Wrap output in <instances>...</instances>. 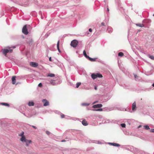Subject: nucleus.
<instances>
[{
	"label": "nucleus",
	"instance_id": "2",
	"mask_svg": "<svg viewBox=\"0 0 154 154\" xmlns=\"http://www.w3.org/2000/svg\"><path fill=\"white\" fill-rule=\"evenodd\" d=\"M13 51V50L11 49H10L7 48V49H3L2 50V51L3 53V54L4 56H6L7 54L8 53H11Z\"/></svg>",
	"mask_w": 154,
	"mask_h": 154
},
{
	"label": "nucleus",
	"instance_id": "49",
	"mask_svg": "<svg viewBox=\"0 0 154 154\" xmlns=\"http://www.w3.org/2000/svg\"><path fill=\"white\" fill-rule=\"evenodd\" d=\"M152 86L153 87H154V83L152 84Z\"/></svg>",
	"mask_w": 154,
	"mask_h": 154
},
{
	"label": "nucleus",
	"instance_id": "54",
	"mask_svg": "<svg viewBox=\"0 0 154 154\" xmlns=\"http://www.w3.org/2000/svg\"><path fill=\"white\" fill-rule=\"evenodd\" d=\"M23 114L25 115V116H26L25 114V113H24Z\"/></svg>",
	"mask_w": 154,
	"mask_h": 154
},
{
	"label": "nucleus",
	"instance_id": "47",
	"mask_svg": "<svg viewBox=\"0 0 154 154\" xmlns=\"http://www.w3.org/2000/svg\"><path fill=\"white\" fill-rule=\"evenodd\" d=\"M65 141H66V140H62L61 141V142H64Z\"/></svg>",
	"mask_w": 154,
	"mask_h": 154
},
{
	"label": "nucleus",
	"instance_id": "40",
	"mask_svg": "<svg viewBox=\"0 0 154 154\" xmlns=\"http://www.w3.org/2000/svg\"><path fill=\"white\" fill-rule=\"evenodd\" d=\"M88 30H89V31L90 32H91L92 31V29L91 28L89 29Z\"/></svg>",
	"mask_w": 154,
	"mask_h": 154
},
{
	"label": "nucleus",
	"instance_id": "41",
	"mask_svg": "<svg viewBox=\"0 0 154 154\" xmlns=\"http://www.w3.org/2000/svg\"><path fill=\"white\" fill-rule=\"evenodd\" d=\"M101 25H102L103 26H105V23L104 22L102 23H101Z\"/></svg>",
	"mask_w": 154,
	"mask_h": 154
},
{
	"label": "nucleus",
	"instance_id": "10",
	"mask_svg": "<svg viewBox=\"0 0 154 154\" xmlns=\"http://www.w3.org/2000/svg\"><path fill=\"white\" fill-rule=\"evenodd\" d=\"M24 142L26 143V146L27 147H28L29 144L32 143V141L31 140H26Z\"/></svg>",
	"mask_w": 154,
	"mask_h": 154
},
{
	"label": "nucleus",
	"instance_id": "8",
	"mask_svg": "<svg viewBox=\"0 0 154 154\" xmlns=\"http://www.w3.org/2000/svg\"><path fill=\"white\" fill-rule=\"evenodd\" d=\"M108 144L110 145L117 147H119L120 146L119 144L117 143L108 142Z\"/></svg>",
	"mask_w": 154,
	"mask_h": 154
},
{
	"label": "nucleus",
	"instance_id": "55",
	"mask_svg": "<svg viewBox=\"0 0 154 154\" xmlns=\"http://www.w3.org/2000/svg\"><path fill=\"white\" fill-rule=\"evenodd\" d=\"M40 12H41V11H40L39 12V13H40Z\"/></svg>",
	"mask_w": 154,
	"mask_h": 154
},
{
	"label": "nucleus",
	"instance_id": "24",
	"mask_svg": "<svg viewBox=\"0 0 154 154\" xmlns=\"http://www.w3.org/2000/svg\"><path fill=\"white\" fill-rule=\"evenodd\" d=\"M134 75L135 79V80L136 81H138L140 80V79H139V77L136 75L134 74Z\"/></svg>",
	"mask_w": 154,
	"mask_h": 154
},
{
	"label": "nucleus",
	"instance_id": "23",
	"mask_svg": "<svg viewBox=\"0 0 154 154\" xmlns=\"http://www.w3.org/2000/svg\"><path fill=\"white\" fill-rule=\"evenodd\" d=\"M143 127H144V128L146 130H149L150 129V128H149V127L147 125H144L143 126Z\"/></svg>",
	"mask_w": 154,
	"mask_h": 154
},
{
	"label": "nucleus",
	"instance_id": "31",
	"mask_svg": "<svg viewBox=\"0 0 154 154\" xmlns=\"http://www.w3.org/2000/svg\"><path fill=\"white\" fill-rule=\"evenodd\" d=\"M81 83L80 82H77L76 84V88H78L81 85Z\"/></svg>",
	"mask_w": 154,
	"mask_h": 154
},
{
	"label": "nucleus",
	"instance_id": "13",
	"mask_svg": "<svg viewBox=\"0 0 154 154\" xmlns=\"http://www.w3.org/2000/svg\"><path fill=\"white\" fill-rule=\"evenodd\" d=\"M82 125L84 126H87L88 125V123L85 120H83L82 122Z\"/></svg>",
	"mask_w": 154,
	"mask_h": 154
},
{
	"label": "nucleus",
	"instance_id": "11",
	"mask_svg": "<svg viewBox=\"0 0 154 154\" xmlns=\"http://www.w3.org/2000/svg\"><path fill=\"white\" fill-rule=\"evenodd\" d=\"M26 140L25 136H22L20 139V140L23 143Z\"/></svg>",
	"mask_w": 154,
	"mask_h": 154
},
{
	"label": "nucleus",
	"instance_id": "44",
	"mask_svg": "<svg viewBox=\"0 0 154 154\" xmlns=\"http://www.w3.org/2000/svg\"><path fill=\"white\" fill-rule=\"evenodd\" d=\"M49 60L50 61H52L51 58V57H50L49 58Z\"/></svg>",
	"mask_w": 154,
	"mask_h": 154
},
{
	"label": "nucleus",
	"instance_id": "28",
	"mask_svg": "<svg viewBox=\"0 0 154 154\" xmlns=\"http://www.w3.org/2000/svg\"><path fill=\"white\" fill-rule=\"evenodd\" d=\"M90 103H82V106H88L89 105Z\"/></svg>",
	"mask_w": 154,
	"mask_h": 154
},
{
	"label": "nucleus",
	"instance_id": "50",
	"mask_svg": "<svg viewBox=\"0 0 154 154\" xmlns=\"http://www.w3.org/2000/svg\"><path fill=\"white\" fill-rule=\"evenodd\" d=\"M47 35V37H48V34H45V36H46Z\"/></svg>",
	"mask_w": 154,
	"mask_h": 154
},
{
	"label": "nucleus",
	"instance_id": "32",
	"mask_svg": "<svg viewBox=\"0 0 154 154\" xmlns=\"http://www.w3.org/2000/svg\"><path fill=\"white\" fill-rule=\"evenodd\" d=\"M85 35L88 36H89L90 35V33L88 32H86L85 34Z\"/></svg>",
	"mask_w": 154,
	"mask_h": 154
},
{
	"label": "nucleus",
	"instance_id": "21",
	"mask_svg": "<svg viewBox=\"0 0 154 154\" xmlns=\"http://www.w3.org/2000/svg\"><path fill=\"white\" fill-rule=\"evenodd\" d=\"M136 25L137 26H138L140 27H144V25L143 24H141L140 23H137L136 24Z\"/></svg>",
	"mask_w": 154,
	"mask_h": 154
},
{
	"label": "nucleus",
	"instance_id": "45",
	"mask_svg": "<svg viewBox=\"0 0 154 154\" xmlns=\"http://www.w3.org/2000/svg\"><path fill=\"white\" fill-rule=\"evenodd\" d=\"M94 89L96 90H97V87L96 86H94Z\"/></svg>",
	"mask_w": 154,
	"mask_h": 154
},
{
	"label": "nucleus",
	"instance_id": "48",
	"mask_svg": "<svg viewBox=\"0 0 154 154\" xmlns=\"http://www.w3.org/2000/svg\"><path fill=\"white\" fill-rule=\"evenodd\" d=\"M142 127V126L141 125H140L138 127V128H139L140 127Z\"/></svg>",
	"mask_w": 154,
	"mask_h": 154
},
{
	"label": "nucleus",
	"instance_id": "25",
	"mask_svg": "<svg viewBox=\"0 0 154 154\" xmlns=\"http://www.w3.org/2000/svg\"><path fill=\"white\" fill-rule=\"evenodd\" d=\"M89 60L92 61H94L96 60V58H92L89 57L88 58Z\"/></svg>",
	"mask_w": 154,
	"mask_h": 154
},
{
	"label": "nucleus",
	"instance_id": "38",
	"mask_svg": "<svg viewBox=\"0 0 154 154\" xmlns=\"http://www.w3.org/2000/svg\"><path fill=\"white\" fill-rule=\"evenodd\" d=\"M42 84L41 83H39L38 85V86L39 87H41L42 86Z\"/></svg>",
	"mask_w": 154,
	"mask_h": 154
},
{
	"label": "nucleus",
	"instance_id": "19",
	"mask_svg": "<svg viewBox=\"0 0 154 154\" xmlns=\"http://www.w3.org/2000/svg\"><path fill=\"white\" fill-rule=\"evenodd\" d=\"M1 104L8 107L9 106V105L7 103H1Z\"/></svg>",
	"mask_w": 154,
	"mask_h": 154
},
{
	"label": "nucleus",
	"instance_id": "7",
	"mask_svg": "<svg viewBox=\"0 0 154 154\" xmlns=\"http://www.w3.org/2000/svg\"><path fill=\"white\" fill-rule=\"evenodd\" d=\"M42 102L44 103L43 106H46L49 105V103L48 101L46 99H43L42 100Z\"/></svg>",
	"mask_w": 154,
	"mask_h": 154
},
{
	"label": "nucleus",
	"instance_id": "36",
	"mask_svg": "<svg viewBox=\"0 0 154 154\" xmlns=\"http://www.w3.org/2000/svg\"><path fill=\"white\" fill-rule=\"evenodd\" d=\"M46 133L48 135H49L51 134V132L48 131H46Z\"/></svg>",
	"mask_w": 154,
	"mask_h": 154
},
{
	"label": "nucleus",
	"instance_id": "56",
	"mask_svg": "<svg viewBox=\"0 0 154 154\" xmlns=\"http://www.w3.org/2000/svg\"><path fill=\"white\" fill-rule=\"evenodd\" d=\"M153 16H154V14H153Z\"/></svg>",
	"mask_w": 154,
	"mask_h": 154
},
{
	"label": "nucleus",
	"instance_id": "42",
	"mask_svg": "<svg viewBox=\"0 0 154 154\" xmlns=\"http://www.w3.org/2000/svg\"><path fill=\"white\" fill-rule=\"evenodd\" d=\"M32 127H33V128H34L35 129H36L37 128L35 126H33V125H32Z\"/></svg>",
	"mask_w": 154,
	"mask_h": 154
},
{
	"label": "nucleus",
	"instance_id": "34",
	"mask_svg": "<svg viewBox=\"0 0 154 154\" xmlns=\"http://www.w3.org/2000/svg\"><path fill=\"white\" fill-rule=\"evenodd\" d=\"M121 126L122 128H125L126 126V125L125 123H122L121 125Z\"/></svg>",
	"mask_w": 154,
	"mask_h": 154
},
{
	"label": "nucleus",
	"instance_id": "37",
	"mask_svg": "<svg viewBox=\"0 0 154 154\" xmlns=\"http://www.w3.org/2000/svg\"><path fill=\"white\" fill-rule=\"evenodd\" d=\"M64 116H65V115L64 114H63L62 113H61V118H64Z\"/></svg>",
	"mask_w": 154,
	"mask_h": 154
},
{
	"label": "nucleus",
	"instance_id": "20",
	"mask_svg": "<svg viewBox=\"0 0 154 154\" xmlns=\"http://www.w3.org/2000/svg\"><path fill=\"white\" fill-rule=\"evenodd\" d=\"M83 54L85 56V57H86V58L88 59V57H89L87 55L86 52V51L85 50H84L83 51Z\"/></svg>",
	"mask_w": 154,
	"mask_h": 154
},
{
	"label": "nucleus",
	"instance_id": "39",
	"mask_svg": "<svg viewBox=\"0 0 154 154\" xmlns=\"http://www.w3.org/2000/svg\"><path fill=\"white\" fill-rule=\"evenodd\" d=\"M150 131L151 132L154 133V129H151Z\"/></svg>",
	"mask_w": 154,
	"mask_h": 154
},
{
	"label": "nucleus",
	"instance_id": "14",
	"mask_svg": "<svg viewBox=\"0 0 154 154\" xmlns=\"http://www.w3.org/2000/svg\"><path fill=\"white\" fill-rule=\"evenodd\" d=\"M107 30L108 31V32L110 33H112L113 31V29H112V28L109 26L108 27Z\"/></svg>",
	"mask_w": 154,
	"mask_h": 154
},
{
	"label": "nucleus",
	"instance_id": "51",
	"mask_svg": "<svg viewBox=\"0 0 154 154\" xmlns=\"http://www.w3.org/2000/svg\"><path fill=\"white\" fill-rule=\"evenodd\" d=\"M27 76H30V75H27Z\"/></svg>",
	"mask_w": 154,
	"mask_h": 154
},
{
	"label": "nucleus",
	"instance_id": "30",
	"mask_svg": "<svg viewBox=\"0 0 154 154\" xmlns=\"http://www.w3.org/2000/svg\"><path fill=\"white\" fill-rule=\"evenodd\" d=\"M16 48V47L15 46H11V47H10L9 46H8L6 47V48L10 49V48Z\"/></svg>",
	"mask_w": 154,
	"mask_h": 154
},
{
	"label": "nucleus",
	"instance_id": "29",
	"mask_svg": "<svg viewBox=\"0 0 154 154\" xmlns=\"http://www.w3.org/2000/svg\"><path fill=\"white\" fill-rule=\"evenodd\" d=\"M124 55V54L122 52H120L118 53V56L120 57H122Z\"/></svg>",
	"mask_w": 154,
	"mask_h": 154
},
{
	"label": "nucleus",
	"instance_id": "43",
	"mask_svg": "<svg viewBox=\"0 0 154 154\" xmlns=\"http://www.w3.org/2000/svg\"><path fill=\"white\" fill-rule=\"evenodd\" d=\"M98 102V101H95L93 103V104H94L96 103H97Z\"/></svg>",
	"mask_w": 154,
	"mask_h": 154
},
{
	"label": "nucleus",
	"instance_id": "9",
	"mask_svg": "<svg viewBox=\"0 0 154 154\" xmlns=\"http://www.w3.org/2000/svg\"><path fill=\"white\" fill-rule=\"evenodd\" d=\"M102 106V105L101 104H98L94 105L92 107L94 108H100Z\"/></svg>",
	"mask_w": 154,
	"mask_h": 154
},
{
	"label": "nucleus",
	"instance_id": "33",
	"mask_svg": "<svg viewBox=\"0 0 154 154\" xmlns=\"http://www.w3.org/2000/svg\"><path fill=\"white\" fill-rule=\"evenodd\" d=\"M24 132L22 131L20 134L19 135V136H21L22 137V136H24Z\"/></svg>",
	"mask_w": 154,
	"mask_h": 154
},
{
	"label": "nucleus",
	"instance_id": "17",
	"mask_svg": "<svg viewBox=\"0 0 154 154\" xmlns=\"http://www.w3.org/2000/svg\"><path fill=\"white\" fill-rule=\"evenodd\" d=\"M28 105L29 106H33L34 105V103L32 101L29 102L28 103Z\"/></svg>",
	"mask_w": 154,
	"mask_h": 154
},
{
	"label": "nucleus",
	"instance_id": "5",
	"mask_svg": "<svg viewBox=\"0 0 154 154\" xmlns=\"http://www.w3.org/2000/svg\"><path fill=\"white\" fill-rule=\"evenodd\" d=\"M78 42L77 40H74L72 41L71 43V45L73 48H75L78 45Z\"/></svg>",
	"mask_w": 154,
	"mask_h": 154
},
{
	"label": "nucleus",
	"instance_id": "26",
	"mask_svg": "<svg viewBox=\"0 0 154 154\" xmlns=\"http://www.w3.org/2000/svg\"><path fill=\"white\" fill-rule=\"evenodd\" d=\"M97 78H102V77L103 76H102V75L100 74V73H97Z\"/></svg>",
	"mask_w": 154,
	"mask_h": 154
},
{
	"label": "nucleus",
	"instance_id": "6",
	"mask_svg": "<svg viewBox=\"0 0 154 154\" xmlns=\"http://www.w3.org/2000/svg\"><path fill=\"white\" fill-rule=\"evenodd\" d=\"M30 65L31 66L34 67H36L38 66V64L37 63L34 62H30Z\"/></svg>",
	"mask_w": 154,
	"mask_h": 154
},
{
	"label": "nucleus",
	"instance_id": "4",
	"mask_svg": "<svg viewBox=\"0 0 154 154\" xmlns=\"http://www.w3.org/2000/svg\"><path fill=\"white\" fill-rule=\"evenodd\" d=\"M56 80H51L50 81V83L53 85H57L60 84L62 82L60 80H59V81L58 82H56Z\"/></svg>",
	"mask_w": 154,
	"mask_h": 154
},
{
	"label": "nucleus",
	"instance_id": "15",
	"mask_svg": "<svg viewBox=\"0 0 154 154\" xmlns=\"http://www.w3.org/2000/svg\"><path fill=\"white\" fill-rule=\"evenodd\" d=\"M59 42H60V41H59V40H58L57 42V49L58 51L60 53H61V51L59 48Z\"/></svg>",
	"mask_w": 154,
	"mask_h": 154
},
{
	"label": "nucleus",
	"instance_id": "27",
	"mask_svg": "<svg viewBox=\"0 0 154 154\" xmlns=\"http://www.w3.org/2000/svg\"><path fill=\"white\" fill-rule=\"evenodd\" d=\"M148 57L152 60H154V56H153L149 55H148Z\"/></svg>",
	"mask_w": 154,
	"mask_h": 154
},
{
	"label": "nucleus",
	"instance_id": "35",
	"mask_svg": "<svg viewBox=\"0 0 154 154\" xmlns=\"http://www.w3.org/2000/svg\"><path fill=\"white\" fill-rule=\"evenodd\" d=\"M94 110L96 111H102L103 110V109L101 108H99L97 109H94Z\"/></svg>",
	"mask_w": 154,
	"mask_h": 154
},
{
	"label": "nucleus",
	"instance_id": "22",
	"mask_svg": "<svg viewBox=\"0 0 154 154\" xmlns=\"http://www.w3.org/2000/svg\"><path fill=\"white\" fill-rule=\"evenodd\" d=\"M55 76V74L53 73H49L48 74V77H53Z\"/></svg>",
	"mask_w": 154,
	"mask_h": 154
},
{
	"label": "nucleus",
	"instance_id": "16",
	"mask_svg": "<svg viewBox=\"0 0 154 154\" xmlns=\"http://www.w3.org/2000/svg\"><path fill=\"white\" fill-rule=\"evenodd\" d=\"M97 73L96 74H94V73H93L91 74V76L92 78L93 79H95L97 78Z\"/></svg>",
	"mask_w": 154,
	"mask_h": 154
},
{
	"label": "nucleus",
	"instance_id": "18",
	"mask_svg": "<svg viewBox=\"0 0 154 154\" xmlns=\"http://www.w3.org/2000/svg\"><path fill=\"white\" fill-rule=\"evenodd\" d=\"M136 107V103L135 102H134L133 104H132V110H134Z\"/></svg>",
	"mask_w": 154,
	"mask_h": 154
},
{
	"label": "nucleus",
	"instance_id": "46",
	"mask_svg": "<svg viewBox=\"0 0 154 154\" xmlns=\"http://www.w3.org/2000/svg\"><path fill=\"white\" fill-rule=\"evenodd\" d=\"M107 11L108 12H109V8H108V7H107Z\"/></svg>",
	"mask_w": 154,
	"mask_h": 154
},
{
	"label": "nucleus",
	"instance_id": "3",
	"mask_svg": "<svg viewBox=\"0 0 154 154\" xmlns=\"http://www.w3.org/2000/svg\"><path fill=\"white\" fill-rule=\"evenodd\" d=\"M128 146L129 147L128 148H125V149L126 150H128V151H130L131 152H135L136 150V149L134 147L132 146L128 145L127 146Z\"/></svg>",
	"mask_w": 154,
	"mask_h": 154
},
{
	"label": "nucleus",
	"instance_id": "53",
	"mask_svg": "<svg viewBox=\"0 0 154 154\" xmlns=\"http://www.w3.org/2000/svg\"><path fill=\"white\" fill-rule=\"evenodd\" d=\"M104 2H105L106 1L105 0H104Z\"/></svg>",
	"mask_w": 154,
	"mask_h": 154
},
{
	"label": "nucleus",
	"instance_id": "52",
	"mask_svg": "<svg viewBox=\"0 0 154 154\" xmlns=\"http://www.w3.org/2000/svg\"><path fill=\"white\" fill-rule=\"evenodd\" d=\"M41 18H42V19H43V17H41Z\"/></svg>",
	"mask_w": 154,
	"mask_h": 154
},
{
	"label": "nucleus",
	"instance_id": "1",
	"mask_svg": "<svg viewBox=\"0 0 154 154\" xmlns=\"http://www.w3.org/2000/svg\"><path fill=\"white\" fill-rule=\"evenodd\" d=\"M29 27H30L29 25H26L24 26L22 29V32L25 35H27L29 33L28 29Z\"/></svg>",
	"mask_w": 154,
	"mask_h": 154
},
{
	"label": "nucleus",
	"instance_id": "12",
	"mask_svg": "<svg viewBox=\"0 0 154 154\" xmlns=\"http://www.w3.org/2000/svg\"><path fill=\"white\" fill-rule=\"evenodd\" d=\"M16 77L15 76H14L12 77V83L13 84H15L16 82Z\"/></svg>",
	"mask_w": 154,
	"mask_h": 154
}]
</instances>
